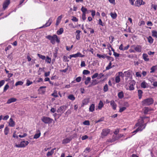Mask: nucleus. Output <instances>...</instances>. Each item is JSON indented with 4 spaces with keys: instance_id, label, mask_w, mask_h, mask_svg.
Masks as SVG:
<instances>
[{
    "instance_id": "f257e3e1",
    "label": "nucleus",
    "mask_w": 157,
    "mask_h": 157,
    "mask_svg": "<svg viewBox=\"0 0 157 157\" xmlns=\"http://www.w3.org/2000/svg\"><path fill=\"white\" fill-rule=\"evenodd\" d=\"M145 118V117H143L142 119L138 121V122L136 124V126L138 127L136 130L133 131L132 133H136L139 131H141L145 128L146 126V123H144V119Z\"/></svg>"
},
{
    "instance_id": "f03ea898",
    "label": "nucleus",
    "mask_w": 157,
    "mask_h": 157,
    "mask_svg": "<svg viewBox=\"0 0 157 157\" xmlns=\"http://www.w3.org/2000/svg\"><path fill=\"white\" fill-rule=\"evenodd\" d=\"M46 38L49 40L52 44H56V41L58 43H59L60 42L59 39H58V36L56 35H53L52 36L48 35L46 36Z\"/></svg>"
},
{
    "instance_id": "7ed1b4c3",
    "label": "nucleus",
    "mask_w": 157,
    "mask_h": 157,
    "mask_svg": "<svg viewBox=\"0 0 157 157\" xmlns=\"http://www.w3.org/2000/svg\"><path fill=\"white\" fill-rule=\"evenodd\" d=\"M154 100L151 98L145 99L142 101V104L144 106L149 105L153 103Z\"/></svg>"
},
{
    "instance_id": "20e7f679",
    "label": "nucleus",
    "mask_w": 157,
    "mask_h": 157,
    "mask_svg": "<svg viewBox=\"0 0 157 157\" xmlns=\"http://www.w3.org/2000/svg\"><path fill=\"white\" fill-rule=\"evenodd\" d=\"M41 121L45 124H50L52 122L53 120L49 117H43L41 119Z\"/></svg>"
},
{
    "instance_id": "39448f33",
    "label": "nucleus",
    "mask_w": 157,
    "mask_h": 157,
    "mask_svg": "<svg viewBox=\"0 0 157 157\" xmlns=\"http://www.w3.org/2000/svg\"><path fill=\"white\" fill-rule=\"evenodd\" d=\"M29 143L28 141L24 140L21 142L19 144H16L15 146L17 147H24L27 145Z\"/></svg>"
},
{
    "instance_id": "423d86ee",
    "label": "nucleus",
    "mask_w": 157,
    "mask_h": 157,
    "mask_svg": "<svg viewBox=\"0 0 157 157\" xmlns=\"http://www.w3.org/2000/svg\"><path fill=\"white\" fill-rule=\"evenodd\" d=\"M110 129L108 128H104L102 129L101 133V137L103 138L106 136L110 132Z\"/></svg>"
},
{
    "instance_id": "0eeeda50",
    "label": "nucleus",
    "mask_w": 157,
    "mask_h": 157,
    "mask_svg": "<svg viewBox=\"0 0 157 157\" xmlns=\"http://www.w3.org/2000/svg\"><path fill=\"white\" fill-rule=\"evenodd\" d=\"M52 20L51 17L49 18L48 20L47 21L45 24L43 26L40 27L39 28L41 29L43 28H45L49 26L52 23Z\"/></svg>"
},
{
    "instance_id": "6e6552de",
    "label": "nucleus",
    "mask_w": 157,
    "mask_h": 157,
    "mask_svg": "<svg viewBox=\"0 0 157 157\" xmlns=\"http://www.w3.org/2000/svg\"><path fill=\"white\" fill-rule=\"evenodd\" d=\"M131 48H133L135 50L136 52H140L141 51L142 47L140 45H137L135 46V45H133L131 46Z\"/></svg>"
},
{
    "instance_id": "1a4fd4ad",
    "label": "nucleus",
    "mask_w": 157,
    "mask_h": 157,
    "mask_svg": "<svg viewBox=\"0 0 157 157\" xmlns=\"http://www.w3.org/2000/svg\"><path fill=\"white\" fill-rule=\"evenodd\" d=\"M135 84V82L134 80H132L129 83V89L126 88V90H133L134 89V85Z\"/></svg>"
},
{
    "instance_id": "9d476101",
    "label": "nucleus",
    "mask_w": 157,
    "mask_h": 157,
    "mask_svg": "<svg viewBox=\"0 0 157 157\" xmlns=\"http://www.w3.org/2000/svg\"><path fill=\"white\" fill-rule=\"evenodd\" d=\"M10 3V0H6L2 4V8L4 10H5Z\"/></svg>"
},
{
    "instance_id": "9b49d317",
    "label": "nucleus",
    "mask_w": 157,
    "mask_h": 157,
    "mask_svg": "<svg viewBox=\"0 0 157 157\" xmlns=\"http://www.w3.org/2000/svg\"><path fill=\"white\" fill-rule=\"evenodd\" d=\"M153 110V109L150 107H145L143 109V112L144 113L147 114L149 113L151 111Z\"/></svg>"
},
{
    "instance_id": "f8f14e48",
    "label": "nucleus",
    "mask_w": 157,
    "mask_h": 157,
    "mask_svg": "<svg viewBox=\"0 0 157 157\" xmlns=\"http://www.w3.org/2000/svg\"><path fill=\"white\" fill-rule=\"evenodd\" d=\"M110 104L113 110H115L116 109L117 105L113 100H112L110 101Z\"/></svg>"
},
{
    "instance_id": "ddd939ff",
    "label": "nucleus",
    "mask_w": 157,
    "mask_h": 157,
    "mask_svg": "<svg viewBox=\"0 0 157 157\" xmlns=\"http://www.w3.org/2000/svg\"><path fill=\"white\" fill-rule=\"evenodd\" d=\"M72 57L74 58H76L78 57H83L84 56V55H82L80 52H78L75 54H72Z\"/></svg>"
},
{
    "instance_id": "4468645a",
    "label": "nucleus",
    "mask_w": 157,
    "mask_h": 157,
    "mask_svg": "<svg viewBox=\"0 0 157 157\" xmlns=\"http://www.w3.org/2000/svg\"><path fill=\"white\" fill-rule=\"evenodd\" d=\"M72 138H66L65 139H64L62 141V143L63 144H67L70 142V141L71 140Z\"/></svg>"
},
{
    "instance_id": "2eb2a0df",
    "label": "nucleus",
    "mask_w": 157,
    "mask_h": 157,
    "mask_svg": "<svg viewBox=\"0 0 157 157\" xmlns=\"http://www.w3.org/2000/svg\"><path fill=\"white\" fill-rule=\"evenodd\" d=\"M144 2H143V0H137L136 2V6L139 7L141 5L144 4Z\"/></svg>"
},
{
    "instance_id": "dca6fc26",
    "label": "nucleus",
    "mask_w": 157,
    "mask_h": 157,
    "mask_svg": "<svg viewBox=\"0 0 157 157\" xmlns=\"http://www.w3.org/2000/svg\"><path fill=\"white\" fill-rule=\"evenodd\" d=\"M132 71L130 70L124 72V76L128 78L131 75Z\"/></svg>"
},
{
    "instance_id": "f3484780",
    "label": "nucleus",
    "mask_w": 157,
    "mask_h": 157,
    "mask_svg": "<svg viewBox=\"0 0 157 157\" xmlns=\"http://www.w3.org/2000/svg\"><path fill=\"white\" fill-rule=\"evenodd\" d=\"M40 135V130H37L36 131V133L35 134L33 137L34 139H37L39 137Z\"/></svg>"
},
{
    "instance_id": "a211bd4d",
    "label": "nucleus",
    "mask_w": 157,
    "mask_h": 157,
    "mask_svg": "<svg viewBox=\"0 0 157 157\" xmlns=\"http://www.w3.org/2000/svg\"><path fill=\"white\" fill-rule=\"evenodd\" d=\"M15 124L14 121H13V119L11 118L9 120V126L11 127H13L15 126Z\"/></svg>"
},
{
    "instance_id": "6ab92c4d",
    "label": "nucleus",
    "mask_w": 157,
    "mask_h": 157,
    "mask_svg": "<svg viewBox=\"0 0 157 157\" xmlns=\"http://www.w3.org/2000/svg\"><path fill=\"white\" fill-rule=\"evenodd\" d=\"M63 17V16L62 15H61L60 16H59L57 19L56 21V25L57 26L58 25L60 22L61 20Z\"/></svg>"
},
{
    "instance_id": "aec40b11",
    "label": "nucleus",
    "mask_w": 157,
    "mask_h": 157,
    "mask_svg": "<svg viewBox=\"0 0 157 157\" xmlns=\"http://www.w3.org/2000/svg\"><path fill=\"white\" fill-rule=\"evenodd\" d=\"M64 106H62L59 107L57 110V112L58 113H63L64 110H63L64 107Z\"/></svg>"
},
{
    "instance_id": "412c9836",
    "label": "nucleus",
    "mask_w": 157,
    "mask_h": 157,
    "mask_svg": "<svg viewBox=\"0 0 157 157\" xmlns=\"http://www.w3.org/2000/svg\"><path fill=\"white\" fill-rule=\"evenodd\" d=\"M56 148H54L52 149L50 151H48L47 154L46 155L47 157H48L52 155L54 152V151L56 150Z\"/></svg>"
},
{
    "instance_id": "4be33fe9",
    "label": "nucleus",
    "mask_w": 157,
    "mask_h": 157,
    "mask_svg": "<svg viewBox=\"0 0 157 157\" xmlns=\"http://www.w3.org/2000/svg\"><path fill=\"white\" fill-rule=\"evenodd\" d=\"M17 101V99L14 98H11L9 99L7 101V104H10L12 102H14Z\"/></svg>"
},
{
    "instance_id": "5701e85b",
    "label": "nucleus",
    "mask_w": 157,
    "mask_h": 157,
    "mask_svg": "<svg viewBox=\"0 0 157 157\" xmlns=\"http://www.w3.org/2000/svg\"><path fill=\"white\" fill-rule=\"evenodd\" d=\"M143 59L145 61H148L149 60V58H147L148 55L146 53H144L143 55Z\"/></svg>"
},
{
    "instance_id": "b1692460",
    "label": "nucleus",
    "mask_w": 157,
    "mask_h": 157,
    "mask_svg": "<svg viewBox=\"0 0 157 157\" xmlns=\"http://www.w3.org/2000/svg\"><path fill=\"white\" fill-rule=\"evenodd\" d=\"M89 98L85 99L82 101V104L84 105H86L89 103Z\"/></svg>"
},
{
    "instance_id": "393cba45",
    "label": "nucleus",
    "mask_w": 157,
    "mask_h": 157,
    "mask_svg": "<svg viewBox=\"0 0 157 157\" xmlns=\"http://www.w3.org/2000/svg\"><path fill=\"white\" fill-rule=\"evenodd\" d=\"M118 96L119 98L121 99L124 97V93L122 91H121L118 93Z\"/></svg>"
},
{
    "instance_id": "a878e982",
    "label": "nucleus",
    "mask_w": 157,
    "mask_h": 157,
    "mask_svg": "<svg viewBox=\"0 0 157 157\" xmlns=\"http://www.w3.org/2000/svg\"><path fill=\"white\" fill-rule=\"evenodd\" d=\"M138 96L139 97V99H140L141 98L142 96V94H143V91L140 90H138Z\"/></svg>"
},
{
    "instance_id": "bb28decb",
    "label": "nucleus",
    "mask_w": 157,
    "mask_h": 157,
    "mask_svg": "<svg viewBox=\"0 0 157 157\" xmlns=\"http://www.w3.org/2000/svg\"><path fill=\"white\" fill-rule=\"evenodd\" d=\"M63 32V28H61L57 31V33L58 35H60Z\"/></svg>"
},
{
    "instance_id": "cd10ccee",
    "label": "nucleus",
    "mask_w": 157,
    "mask_h": 157,
    "mask_svg": "<svg viewBox=\"0 0 157 157\" xmlns=\"http://www.w3.org/2000/svg\"><path fill=\"white\" fill-rule=\"evenodd\" d=\"M94 104H92L90 106L89 110V111L90 112H93L94 110Z\"/></svg>"
},
{
    "instance_id": "c85d7f7f",
    "label": "nucleus",
    "mask_w": 157,
    "mask_h": 157,
    "mask_svg": "<svg viewBox=\"0 0 157 157\" xmlns=\"http://www.w3.org/2000/svg\"><path fill=\"white\" fill-rule=\"evenodd\" d=\"M91 78L90 77H87L86 79L85 84L86 85H88L91 80Z\"/></svg>"
},
{
    "instance_id": "c756f323",
    "label": "nucleus",
    "mask_w": 157,
    "mask_h": 157,
    "mask_svg": "<svg viewBox=\"0 0 157 157\" xmlns=\"http://www.w3.org/2000/svg\"><path fill=\"white\" fill-rule=\"evenodd\" d=\"M156 69H157V66H153L151 68V71L150 72L151 73H153Z\"/></svg>"
},
{
    "instance_id": "7c9ffc66",
    "label": "nucleus",
    "mask_w": 157,
    "mask_h": 157,
    "mask_svg": "<svg viewBox=\"0 0 157 157\" xmlns=\"http://www.w3.org/2000/svg\"><path fill=\"white\" fill-rule=\"evenodd\" d=\"M97 56L99 58H102L103 59H105L106 58V56L105 54H104L103 55H100L99 54H97Z\"/></svg>"
},
{
    "instance_id": "2f4dec72",
    "label": "nucleus",
    "mask_w": 157,
    "mask_h": 157,
    "mask_svg": "<svg viewBox=\"0 0 157 157\" xmlns=\"http://www.w3.org/2000/svg\"><path fill=\"white\" fill-rule=\"evenodd\" d=\"M147 84L145 81H143L141 84V86L143 88H145L147 87Z\"/></svg>"
},
{
    "instance_id": "473e14b6",
    "label": "nucleus",
    "mask_w": 157,
    "mask_h": 157,
    "mask_svg": "<svg viewBox=\"0 0 157 157\" xmlns=\"http://www.w3.org/2000/svg\"><path fill=\"white\" fill-rule=\"evenodd\" d=\"M81 10L82 12V14H86V11H87V9L82 6L81 8Z\"/></svg>"
},
{
    "instance_id": "72a5a7b5",
    "label": "nucleus",
    "mask_w": 157,
    "mask_h": 157,
    "mask_svg": "<svg viewBox=\"0 0 157 157\" xmlns=\"http://www.w3.org/2000/svg\"><path fill=\"white\" fill-rule=\"evenodd\" d=\"M68 98L71 101H74L75 99V98L73 94H70L68 97Z\"/></svg>"
},
{
    "instance_id": "f704fd0d",
    "label": "nucleus",
    "mask_w": 157,
    "mask_h": 157,
    "mask_svg": "<svg viewBox=\"0 0 157 157\" xmlns=\"http://www.w3.org/2000/svg\"><path fill=\"white\" fill-rule=\"evenodd\" d=\"M103 103L101 101H100L98 105V108L100 109L103 107Z\"/></svg>"
},
{
    "instance_id": "c9c22d12",
    "label": "nucleus",
    "mask_w": 157,
    "mask_h": 157,
    "mask_svg": "<svg viewBox=\"0 0 157 157\" xmlns=\"http://www.w3.org/2000/svg\"><path fill=\"white\" fill-rule=\"evenodd\" d=\"M103 90L104 92H106L108 90V85L106 84L103 87Z\"/></svg>"
},
{
    "instance_id": "e433bc0d",
    "label": "nucleus",
    "mask_w": 157,
    "mask_h": 157,
    "mask_svg": "<svg viewBox=\"0 0 157 157\" xmlns=\"http://www.w3.org/2000/svg\"><path fill=\"white\" fill-rule=\"evenodd\" d=\"M110 15L113 19H115L117 17V14L116 13H111Z\"/></svg>"
},
{
    "instance_id": "4c0bfd02",
    "label": "nucleus",
    "mask_w": 157,
    "mask_h": 157,
    "mask_svg": "<svg viewBox=\"0 0 157 157\" xmlns=\"http://www.w3.org/2000/svg\"><path fill=\"white\" fill-rule=\"evenodd\" d=\"M147 39L148 40V41L149 43L151 44L153 43V39L151 36H149L148 37H147Z\"/></svg>"
},
{
    "instance_id": "58836bf2",
    "label": "nucleus",
    "mask_w": 157,
    "mask_h": 157,
    "mask_svg": "<svg viewBox=\"0 0 157 157\" xmlns=\"http://www.w3.org/2000/svg\"><path fill=\"white\" fill-rule=\"evenodd\" d=\"M9 129L7 127H6L4 129V133L5 135H7L9 132Z\"/></svg>"
},
{
    "instance_id": "ea45409f",
    "label": "nucleus",
    "mask_w": 157,
    "mask_h": 157,
    "mask_svg": "<svg viewBox=\"0 0 157 157\" xmlns=\"http://www.w3.org/2000/svg\"><path fill=\"white\" fill-rule=\"evenodd\" d=\"M112 65V63L111 62V61H110L108 65L106 67V70H108L109 69H111L112 68V67L111 66Z\"/></svg>"
},
{
    "instance_id": "a19ab883",
    "label": "nucleus",
    "mask_w": 157,
    "mask_h": 157,
    "mask_svg": "<svg viewBox=\"0 0 157 157\" xmlns=\"http://www.w3.org/2000/svg\"><path fill=\"white\" fill-rule=\"evenodd\" d=\"M23 84V82L21 81H19L17 82L15 84V85L16 86H17L18 85L19 86H22Z\"/></svg>"
},
{
    "instance_id": "79ce46f5",
    "label": "nucleus",
    "mask_w": 157,
    "mask_h": 157,
    "mask_svg": "<svg viewBox=\"0 0 157 157\" xmlns=\"http://www.w3.org/2000/svg\"><path fill=\"white\" fill-rule=\"evenodd\" d=\"M152 36L156 38L157 37V32L156 31L153 30L152 31Z\"/></svg>"
},
{
    "instance_id": "37998d69",
    "label": "nucleus",
    "mask_w": 157,
    "mask_h": 157,
    "mask_svg": "<svg viewBox=\"0 0 157 157\" xmlns=\"http://www.w3.org/2000/svg\"><path fill=\"white\" fill-rule=\"evenodd\" d=\"M37 55L42 60H44L45 59V56H43L39 54H37Z\"/></svg>"
},
{
    "instance_id": "c03bdc74",
    "label": "nucleus",
    "mask_w": 157,
    "mask_h": 157,
    "mask_svg": "<svg viewBox=\"0 0 157 157\" xmlns=\"http://www.w3.org/2000/svg\"><path fill=\"white\" fill-rule=\"evenodd\" d=\"M120 78L119 76H117L115 78V82L117 83H118L120 81Z\"/></svg>"
},
{
    "instance_id": "a18cd8bd",
    "label": "nucleus",
    "mask_w": 157,
    "mask_h": 157,
    "mask_svg": "<svg viewBox=\"0 0 157 157\" xmlns=\"http://www.w3.org/2000/svg\"><path fill=\"white\" fill-rule=\"evenodd\" d=\"M51 61V58H49L48 56H47L46 59H45V61L47 63H50Z\"/></svg>"
},
{
    "instance_id": "49530a36",
    "label": "nucleus",
    "mask_w": 157,
    "mask_h": 157,
    "mask_svg": "<svg viewBox=\"0 0 157 157\" xmlns=\"http://www.w3.org/2000/svg\"><path fill=\"white\" fill-rule=\"evenodd\" d=\"M98 82L96 79H93L92 80V84L93 85H95L98 84Z\"/></svg>"
},
{
    "instance_id": "de8ad7c7",
    "label": "nucleus",
    "mask_w": 157,
    "mask_h": 157,
    "mask_svg": "<svg viewBox=\"0 0 157 157\" xmlns=\"http://www.w3.org/2000/svg\"><path fill=\"white\" fill-rule=\"evenodd\" d=\"M9 86L8 84H7L4 86L3 89V91L4 92L6 91L9 88Z\"/></svg>"
},
{
    "instance_id": "09e8293b",
    "label": "nucleus",
    "mask_w": 157,
    "mask_h": 157,
    "mask_svg": "<svg viewBox=\"0 0 157 157\" xmlns=\"http://www.w3.org/2000/svg\"><path fill=\"white\" fill-rule=\"evenodd\" d=\"M51 95L55 98H56L58 97L56 91H54V92Z\"/></svg>"
},
{
    "instance_id": "8fccbe9b",
    "label": "nucleus",
    "mask_w": 157,
    "mask_h": 157,
    "mask_svg": "<svg viewBox=\"0 0 157 157\" xmlns=\"http://www.w3.org/2000/svg\"><path fill=\"white\" fill-rule=\"evenodd\" d=\"M57 52L58 49H56L55 50V52L53 53V56L55 58H56L57 57Z\"/></svg>"
},
{
    "instance_id": "3c124183",
    "label": "nucleus",
    "mask_w": 157,
    "mask_h": 157,
    "mask_svg": "<svg viewBox=\"0 0 157 157\" xmlns=\"http://www.w3.org/2000/svg\"><path fill=\"white\" fill-rule=\"evenodd\" d=\"M90 72L88 70H85L83 71L82 73L83 75H87L90 74Z\"/></svg>"
},
{
    "instance_id": "603ef678",
    "label": "nucleus",
    "mask_w": 157,
    "mask_h": 157,
    "mask_svg": "<svg viewBox=\"0 0 157 157\" xmlns=\"http://www.w3.org/2000/svg\"><path fill=\"white\" fill-rule=\"evenodd\" d=\"M72 18L71 19V20L74 22H77L78 21V19L76 17L74 16L72 17Z\"/></svg>"
},
{
    "instance_id": "864d4df0",
    "label": "nucleus",
    "mask_w": 157,
    "mask_h": 157,
    "mask_svg": "<svg viewBox=\"0 0 157 157\" xmlns=\"http://www.w3.org/2000/svg\"><path fill=\"white\" fill-rule=\"evenodd\" d=\"M126 109V108L125 107H123L120 108L119 109V112L120 113L123 112Z\"/></svg>"
},
{
    "instance_id": "5fc2aeb1",
    "label": "nucleus",
    "mask_w": 157,
    "mask_h": 157,
    "mask_svg": "<svg viewBox=\"0 0 157 157\" xmlns=\"http://www.w3.org/2000/svg\"><path fill=\"white\" fill-rule=\"evenodd\" d=\"M46 86H41L40 87L39 90H40L42 93H44L45 92V90L43 89V88H46Z\"/></svg>"
},
{
    "instance_id": "6e6d98bb",
    "label": "nucleus",
    "mask_w": 157,
    "mask_h": 157,
    "mask_svg": "<svg viewBox=\"0 0 157 157\" xmlns=\"http://www.w3.org/2000/svg\"><path fill=\"white\" fill-rule=\"evenodd\" d=\"M106 58L108 59L110 61H111V62L113 61L114 60V59L112 57L108 56H107Z\"/></svg>"
},
{
    "instance_id": "4d7b16f0",
    "label": "nucleus",
    "mask_w": 157,
    "mask_h": 157,
    "mask_svg": "<svg viewBox=\"0 0 157 157\" xmlns=\"http://www.w3.org/2000/svg\"><path fill=\"white\" fill-rule=\"evenodd\" d=\"M98 73H95L91 77L93 79H94L97 77H98Z\"/></svg>"
},
{
    "instance_id": "13d9d810",
    "label": "nucleus",
    "mask_w": 157,
    "mask_h": 157,
    "mask_svg": "<svg viewBox=\"0 0 157 157\" xmlns=\"http://www.w3.org/2000/svg\"><path fill=\"white\" fill-rule=\"evenodd\" d=\"M63 61L64 62H69V60L68 59H67V57L66 56H64L63 57Z\"/></svg>"
},
{
    "instance_id": "bf43d9fd",
    "label": "nucleus",
    "mask_w": 157,
    "mask_h": 157,
    "mask_svg": "<svg viewBox=\"0 0 157 157\" xmlns=\"http://www.w3.org/2000/svg\"><path fill=\"white\" fill-rule=\"evenodd\" d=\"M90 12L91 13V15L93 17H94V16L95 15L96 12L94 10H91V11H90Z\"/></svg>"
},
{
    "instance_id": "052dcab7",
    "label": "nucleus",
    "mask_w": 157,
    "mask_h": 157,
    "mask_svg": "<svg viewBox=\"0 0 157 157\" xmlns=\"http://www.w3.org/2000/svg\"><path fill=\"white\" fill-rule=\"evenodd\" d=\"M136 77H141V75L140 72H137L136 73Z\"/></svg>"
},
{
    "instance_id": "680f3d73",
    "label": "nucleus",
    "mask_w": 157,
    "mask_h": 157,
    "mask_svg": "<svg viewBox=\"0 0 157 157\" xmlns=\"http://www.w3.org/2000/svg\"><path fill=\"white\" fill-rule=\"evenodd\" d=\"M98 24L99 25H101L102 26H104V24L102 23V22L101 19H100L99 20V21H98Z\"/></svg>"
},
{
    "instance_id": "e2e57ef3",
    "label": "nucleus",
    "mask_w": 157,
    "mask_h": 157,
    "mask_svg": "<svg viewBox=\"0 0 157 157\" xmlns=\"http://www.w3.org/2000/svg\"><path fill=\"white\" fill-rule=\"evenodd\" d=\"M119 76L121 77H123L124 76V73H123L122 72H118Z\"/></svg>"
},
{
    "instance_id": "0e129e2a",
    "label": "nucleus",
    "mask_w": 157,
    "mask_h": 157,
    "mask_svg": "<svg viewBox=\"0 0 157 157\" xmlns=\"http://www.w3.org/2000/svg\"><path fill=\"white\" fill-rule=\"evenodd\" d=\"M5 81L4 80L0 81V87L2 86L5 83Z\"/></svg>"
},
{
    "instance_id": "69168bd1",
    "label": "nucleus",
    "mask_w": 157,
    "mask_h": 157,
    "mask_svg": "<svg viewBox=\"0 0 157 157\" xmlns=\"http://www.w3.org/2000/svg\"><path fill=\"white\" fill-rule=\"evenodd\" d=\"M83 124L85 125H89L90 122L89 121H85L83 122Z\"/></svg>"
},
{
    "instance_id": "338daca9",
    "label": "nucleus",
    "mask_w": 157,
    "mask_h": 157,
    "mask_svg": "<svg viewBox=\"0 0 157 157\" xmlns=\"http://www.w3.org/2000/svg\"><path fill=\"white\" fill-rule=\"evenodd\" d=\"M149 81H150L151 82V83L153 82V83H154V82H155V79H154L153 77H151V78H149Z\"/></svg>"
},
{
    "instance_id": "774afa93",
    "label": "nucleus",
    "mask_w": 157,
    "mask_h": 157,
    "mask_svg": "<svg viewBox=\"0 0 157 157\" xmlns=\"http://www.w3.org/2000/svg\"><path fill=\"white\" fill-rule=\"evenodd\" d=\"M90 151V148L89 147H87L86 148L84 152H86V153H88Z\"/></svg>"
}]
</instances>
